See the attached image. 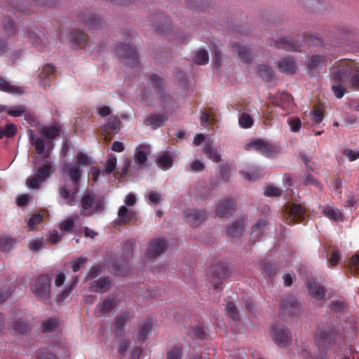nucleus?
<instances>
[{
    "label": "nucleus",
    "mask_w": 359,
    "mask_h": 359,
    "mask_svg": "<svg viewBox=\"0 0 359 359\" xmlns=\"http://www.w3.org/2000/svg\"><path fill=\"white\" fill-rule=\"evenodd\" d=\"M337 333L330 327H323L318 329L315 335V341L320 350L321 353L319 358L316 359H323V353L327 354V351L331 350L335 344Z\"/></svg>",
    "instance_id": "obj_1"
},
{
    "label": "nucleus",
    "mask_w": 359,
    "mask_h": 359,
    "mask_svg": "<svg viewBox=\"0 0 359 359\" xmlns=\"http://www.w3.org/2000/svg\"><path fill=\"white\" fill-rule=\"evenodd\" d=\"M302 311V304L294 296L287 294L282 298L280 303L279 315L283 319L287 320L289 318L297 317Z\"/></svg>",
    "instance_id": "obj_2"
},
{
    "label": "nucleus",
    "mask_w": 359,
    "mask_h": 359,
    "mask_svg": "<svg viewBox=\"0 0 359 359\" xmlns=\"http://www.w3.org/2000/svg\"><path fill=\"white\" fill-rule=\"evenodd\" d=\"M116 53L120 60L131 67L139 65L138 55L134 45L130 43H121L116 49Z\"/></svg>",
    "instance_id": "obj_3"
},
{
    "label": "nucleus",
    "mask_w": 359,
    "mask_h": 359,
    "mask_svg": "<svg viewBox=\"0 0 359 359\" xmlns=\"http://www.w3.org/2000/svg\"><path fill=\"white\" fill-rule=\"evenodd\" d=\"M355 69H359V65L352 60H343L339 61L334 67L332 75L334 82H345L348 76L353 72Z\"/></svg>",
    "instance_id": "obj_4"
},
{
    "label": "nucleus",
    "mask_w": 359,
    "mask_h": 359,
    "mask_svg": "<svg viewBox=\"0 0 359 359\" xmlns=\"http://www.w3.org/2000/svg\"><path fill=\"white\" fill-rule=\"evenodd\" d=\"M50 277L48 274L39 276L33 287L34 295L41 301H46L50 297Z\"/></svg>",
    "instance_id": "obj_5"
},
{
    "label": "nucleus",
    "mask_w": 359,
    "mask_h": 359,
    "mask_svg": "<svg viewBox=\"0 0 359 359\" xmlns=\"http://www.w3.org/2000/svg\"><path fill=\"white\" fill-rule=\"evenodd\" d=\"M77 18L85 27L90 29H100L104 24L99 15L88 9L78 12Z\"/></svg>",
    "instance_id": "obj_6"
},
{
    "label": "nucleus",
    "mask_w": 359,
    "mask_h": 359,
    "mask_svg": "<svg viewBox=\"0 0 359 359\" xmlns=\"http://www.w3.org/2000/svg\"><path fill=\"white\" fill-rule=\"evenodd\" d=\"M149 81L156 93L159 95L162 102V107L164 109L171 107L172 100L169 95L165 94L163 80L161 76L155 74H151L149 76Z\"/></svg>",
    "instance_id": "obj_7"
},
{
    "label": "nucleus",
    "mask_w": 359,
    "mask_h": 359,
    "mask_svg": "<svg viewBox=\"0 0 359 359\" xmlns=\"http://www.w3.org/2000/svg\"><path fill=\"white\" fill-rule=\"evenodd\" d=\"M272 332L273 340L278 346L283 348L291 343L292 334L286 326L283 325H273Z\"/></svg>",
    "instance_id": "obj_8"
},
{
    "label": "nucleus",
    "mask_w": 359,
    "mask_h": 359,
    "mask_svg": "<svg viewBox=\"0 0 359 359\" xmlns=\"http://www.w3.org/2000/svg\"><path fill=\"white\" fill-rule=\"evenodd\" d=\"M62 170L69 177L74 186L72 189V195L76 194L79 191V185L83 173L82 169L78 163H66L63 165Z\"/></svg>",
    "instance_id": "obj_9"
},
{
    "label": "nucleus",
    "mask_w": 359,
    "mask_h": 359,
    "mask_svg": "<svg viewBox=\"0 0 359 359\" xmlns=\"http://www.w3.org/2000/svg\"><path fill=\"white\" fill-rule=\"evenodd\" d=\"M151 26L154 27L156 32L165 34H168L172 28L167 16L163 13H156L152 16Z\"/></svg>",
    "instance_id": "obj_10"
},
{
    "label": "nucleus",
    "mask_w": 359,
    "mask_h": 359,
    "mask_svg": "<svg viewBox=\"0 0 359 359\" xmlns=\"http://www.w3.org/2000/svg\"><path fill=\"white\" fill-rule=\"evenodd\" d=\"M184 218L191 226H198L208 217V213L204 210L189 209L184 212Z\"/></svg>",
    "instance_id": "obj_11"
},
{
    "label": "nucleus",
    "mask_w": 359,
    "mask_h": 359,
    "mask_svg": "<svg viewBox=\"0 0 359 359\" xmlns=\"http://www.w3.org/2000/svg\"><path fill=\"white\" fill-rule=\"evenodd\" d=\"M306 215L305 209L299 204H293L285 215V222L290 225L302 222Z\"/></svg>",
    "instance_id": "obj_12"
},
{
    "label": "nucleus",
    "mask_w": 359,
    "mask_h": 359,
    "mask_svg": "<svg viewBox=\"0 0 359 359\" xmlns=\"http://www.w3.org/2000/svg\"><path fill=\"white\" fill-rule=\"evenodd\" d=\"M237 208L236 201L232 198H226L219 201L216 207L215 212L219 217L231 215Z\"/></svg>",
    "instance_id": "obj_13"
},
{
    "label": "nucleus",
    "mask_w": 359,
    "mask_h": 359,
    "mask_svg": "<svg viewBox=\"0 0 359 359\" xmlns=\"http://www.w3.org/2000/svg\"><path fill=\"white\" fill-rule=\"evenodd\" d=\"M118 216L119 219L116 222V225L119 226L130 224V223L137 220L136 212L134 210H129V209L125 205H122L119 208Z\"/></svg>",
    "instance_id": "obj_14"
},
{
    "label": "nucleus",
    "mask_w": 359,
    "mask_h": 359,
    "mask_svg": "<svg viewBox=\"0 0 359 359\" xmlns=\"http://www.w3.org/2000/svg\"><path fill=\"white\" fill-rule=\"evenodd\" d=\"M247 216L243 215L238 217L226 229V234L230 237H240L245 231V226L247 222Z\"/></svg>",
    "instance_id": "obj_15"
},
{
    "label": "nucleus",
    "mask_w": 359,
    "mask_h": 359,
    "mask_svg": "<svg viewBox=\"0 0 359 359\" xmlns=\"http://www.w3.org/2000/svg\"><path fill=\"white\" fill-rule=\"evenodd\" d=\"M212 275L214 278H218L217 281L212 280L215 289H220L222 280L229 275L228 269L223 264H217L212 266Z\"/></svg>",
    "instance_id": "obj_16"
},
{
    "label": "nucleus",
    "mask_w": 359,
    "mask_h": 359,
    "mask_svg": "<svg viewBox=\"0 0 359 359\" xmlns=\"http://www.w3.org/2000/svg\"><path fill=\"white\" fill-rule=\"evenodd\" d=\"M166 247L167 243L164 239H154L150 242L146 252V256L149 258H154L160 255L166 249Z\"/></svg>",
    "instance_id": "obj_17"
},
{
    "label": "nucleus",
    "mask_w": 359,
    "mask_h": 359,
    "mask_svg": "<svg viewBox=\"0 0 359 359\" xmlns=\"http://www.w3.org/2000/svg\"><path fill=\"white\" fill-rule=\"evenodd\" d=\"M110 285V278L107 276H104L98 280L91 281L89 283L88 289L93 292L103 293L107 290Z\"/></svg>",
    "instance_id": "obj_18"
},
{
    "label": "nucleus",
    "mask_w": 359,
    "mask_h": 359,
    "mask_svg": "<svg viewBox=\"0 0 359 359\" xmlns=\"http://www.w3.org/2000/svg\"><path fill=\"white\" fill-rule=\"evenodd\" d=\"M168 117L165 114H154L144 120V124L153 128H158L165 125Z\"/></svg>",
    "instance_id": "obj_19"
},
{
    "label": "nucleus",
    "mask_w": 359,
    "mask_h": 359,
    "mask_svg": "<svg viewBox=\"0 0 359 359\" xmlns=\"http://www.w3.org/2000/svg\"><path fill=\"white\" fill-rule=\"evenodd\" d=\"M248 146L254 147L255 149L260 151L266 157L272 156L276 151L275 147L273 145L262 140H255Z\"/></svg>",
    "instance_id": "obj_20"
},
{
    "label": "nucleus",
    "mask_w": 359,
    "mask_h": 359,
    "mask_svg": "<svg viewBox=\"0 0 359 359\" xmlns=\"http://www.w3.org/2000/svg\"><path fill=\"white\" fill-rule=\"evenodd\" d=\"M232 47L233 51L237 53L238 57L243 62L248 64L252 60L253 54L250 47L236 43H233Z\"/></svg>",
    "instance_id": "obj_21"
},
{
    "label": "nucleus",
    "mask_w": 359,
    "mask_h": 359,
    "mask_svg": "<svg viewBox=\"0 0 359 359\" xmlns=\"http://www.w3.org/2000/svg\"><path fill=\"white\" fill-rule=\"evenodd\" d=\"M278 67L280 72L287 74H296L298 72L295 60L291 57L282 59L278 62Z\"/></svg>",
    "instance_id": "obj_22"
},
{
    "label": "nucleus",
    "mask_w": 359,
    "mask_h": 359,
    "mask_svg": "<svg viewBox=\"0 0 359 359\" xmlns=\"http://www.w3.org/2000/svg\"><path fill=\"white\" fill-rule=\"evenodd\" d=\"M130 314L128 311L123 312L116 318L115 323V335L123 337L124 335V327L129 323Z\"/></svg>",
    "instance_id": "obj_23"
},
{
    "label": "nucleus",
    "mask_w": 359,
    "mask_h": 359,
    "mask_svg": "<svg viewBox=\"0 0 359 359\" xmlns=\"http://www.w3.org/2000/svg\"><path fill=\"white\" fill-rule=\"evenodd\" d=\"M308 290L312 297L318 300H322L325 298L326 290L323 286L317 282L309 280Z\"/></svg>",
    "instance_id": "obj_24"
},
{
    "label": "nucleus",
    "mask_w": 359,
    "mask_h": 359,
    "mask_svg": "<svg viewBox=\"0 0 359 359\" xmlns=\"http://www.w3.org/2000/svg\"><path fill=\"white\" fill-rule=\"evenodd\" d=\"M55 67L52 65H46L43 67L41 72L39 74L40 83L46 88L49 86L51 78L55 76Z\"/></svg>",
    "instance_id": "obj_25"
},
{
    "label": "nucleus",
    "mask_w": 359,
    "mask_h": 359,
    "mask_svg": "<svg viewBox=\"0 0 359 359\" xmlns=\"http://www.w3.org/2000/svg\"><path fill=\"white\" fill-rule=\"evenodd\" d=\"M118 299L115 297L103 299L97 305L98 312L102 315L109 313L118 304Z\"/></svg>",
    "instance_id": "obj_26"
},
{
    "label": "nucleus",
    "mask_w": 359,
    "mask_h": 359,
    "mask_svg": "<svg viewBox=\"0 0 359 359\" xmlns=\"http://www.w3.org/2000/svg\"><path fill=\"white\" fill-rule=\"evenodd\" d=\"M71 41L75 46L83 48L88 42V36L83 31L74 29L71 32Z\"/></svg>",
    "instance_id": "obj_27"
},
{
    "label": "nucleus",
    "mask_w": 359,
    "mask_h": 359,
    "mask_svg": "<svg viewBox=\"0 0 359 359\" xmlns=\"http://www.w3.org/2000/svg\"><path fill=\"white\" fill-rule=\"evenodd\" d=\"M327 61L325 56L313 55L305 62V65L309 70H315L321 69L326 65Z\"/></svg>",
    "instance_id": "obj_28"
},
{
    "label": "nucleus",
    "mask_w": 359,
    "mask_h": 359,
    "mask_svg": "<svg viewBox=\"0 0 359 359\" xmlns=\"http://www.w3.org/2000/svg\"><path fill=\"white\" fill-rule=\"evenodd\" d=\"M268 222L265 219H259L254 226L251 233L252 238L259 239L267 233Z\"/></svg>",
    "instance_id": "obj_29"
},
{
    "label": "nucleus",
    "mask_w": 359,
    "mask_h": 359,
    "mask_svg": "<svg viewBox=\"0 0 359 359\" xmlns=\"http://www.w3.org/2000/svg\"><path fill=\"white\" fill-rule=\"evenodd\" d=\"M29 139L30 143L33 144L36 149V151L39 155H43L44 157H48V155L46 154V142L45 140L34 136L33 130H28Z\"/></svg>",
    "instance_id": "obj_30"
},
{
    "label": "nucleus",
    "mask_w": 359,
    "mask_h": 359,
    "mask_svg": "<svg viewBox=\"0 0 359 359\" xmlns=\"http://www.w3.org/2000/svg\"><path fill=\"white\" fill-rule=\"evenodd\" d=\"M277 48H281L287 51H300V46L293 40L282 38L275 42Z\"/></svg>",
    "instance_id": "obj_31"
},
{
    "label": "nucleus",
    "mask_w": 359,
    "mask_h": 359,
    "mask_svg": "<svg viewBox=\"0 0 359 359\" xmlns=\"http://www.w3.org/2000/svg\"><path fill=\"white\" fill-rule=\"evenodd\" d=\"M18 243V240L13 238L9 234H4L0 236V251L6 252H8Z\"/></svg>",
    "instance_id": "obj_32"
},
{
    "label": "nucleus",
    "mask_w": 359,
    "mask_h": 359,
    "mask_svg": "<svg viewBox=\"0 0 359 359\" xmlns=\"http://www.w3.org/2000/svg\"><path fill=\"white\" fill-rule=\"evenodd\" d=\"M54 168L50 161H46L45 163L39 166L37 170L36 175L43 182L48 179L53 172Z\"/></svg>",
    "instance_id": "obj_33"
},
{
    "label": "nucleus",
    "mask_w": 359,
    "mask_h": 359,
    "mask_svg": "<svg viewBox=\"0 0 359 359\" xmlns=\"http://www.w3.org/2000/svg\"><path fill=\"white\" fill-rule=\"evenodd\" d=\"M0 90L15 95H20L24 92L22 87L13 86L1 77H0Z\"/></svg>",
    "instance_id": "obj_34"
},
{
    "label": "nucleus",
    "mask_w": 359,
    "mask_h": 359,
    "mask_svg": "<svg viewBox=\"0 0 359 359\" xmlns=\"http://www.w3.org/2000/svg\"><path fill=\"white\" fill-rule=\"evenodd\" d=\"M152 330V323L150 320L144 321L137 333V340L144 342L150 335Z\"/></svg>",
    "instance_id": "obj_35"
},
{
    "label": "nucleus",
    "mask_w": 359,
    "mask_h": 359,
    "mask_svg": "<svg viewBox=\"0 0 359 359\" xmlns=\"http://www.w3.org/2000/svg\"><path fill=\"white\" fill-rule=\"evenodd\" d=\"M121 121L116 116H111L108 118L103 129L105 131H110L113 133H117L120 130Z\"/></svg>",
    "instance_id": "obj_36"
},
{
    "label": "nucleus",
    "mask_w": 359,
    "mask_h": 359,
    "mask_svg": "<svg viewBox=\"0 0 359 359\" xmlns=\"http://www.w3.org/2000/svg\"><path fill=\"white\" fill-rule=\"evenodd\" d=\"M148 147L146 145L140 144L135 151V158L139 165H144L147 161Z\"/></svg>",
    "instance_id": "obj_37"
},
{
    "label": "nucleus",
    "mask_w": 359,
    "mask_h": 359,
    "mask_svg": "<svg viewBox=\"0 0 359 359\" xmlns=\"http://www.w3.org/2000/svg\"><path fill=\"white\" fill-rule=\"evenodd\" d=\"M173 158L168 151H165L161 154L156 160V163L161 168L167 170L172 165Z\"/></svg>",
    "instance_id": "obj_38"
},
{
    "label": "nucleus",
    "mask_w": 359,
    "mask_h": 359,
    "mask_svg": "<svg viewBox=\"0 0 359 359\" xmlns=\"http://www.w3.org/2000/svg\"><path fill=\"white\" fill-rule=\"evenodd\" d=\"M12 8L23 14L30 13L29 4L25 0H9Z\"/></svg>",
    "instance_id": "obj_39"
},
{
    "label": "nucleus",
    "mask_w": 359,
    "mask_h": 359,
    "mask_svg": "<svg viewBox=\"0 0 359 359\" xmlns=\"http://www.w3.org/2000/svg\"><path fill=\"white\" fill-rule=\"evenodd\" d=\"M323 213L325 217L335 222L343 221L344 219L343 214L339 209L330 206L325 207Z\"/></svg>",
    "instance_id": "obj_40"
},
{
    "label": "nucleus",
    "mask_w": 359,
    "mask_h": 359,
    "mask_svg": "<svg viewBox=\"0 0 359 359\" xmlns=\"http://www.w3.org/2000/svg\"><path fill=\"white\" fill-rule=\"evenodd\" d=\"M359 320L355 317H351L345 320L344 330L347 333L351 334L350 337H355L358 332V323Z\"/></svg>",
    "instance_id": "obj_41"
},
{
    "label": "nucleus",
    "mask_w": 359,
    "mask_h": 359,
    "mask_svg": "<svg viewBox=\"0 0 359 359\" xmlns=\"http://www.w3.org/2000/svg\"><path fill=\"white\" fill-rule=\"evenodd\" d=\"M292 102V96L287 92H282L276 100V104L283 109L289 107Z\"/></svg>",
    "instance_id": "obj_42"
},
{
    "label": "nucleus",
    "mask_w": 359,
    "mask_h": 359,
    "mask_svg": "<svg viewBox=\"0 0 359 359\" xmlns=\"http://www.w3.org/2000/svg\"><path fill=\"white\" fill-rule=\"evenodd\" d=\"M203 151L207 157L213 162L218 163L221 161V156L218 153L216 148L213 147L210 144L206 143L204 145Z\"/></svg>",
    "instance_id": "obj_43"
},
{
    "label": "nucleus",
    "mask_w": 359,
    "mask_h": 359,
    "mask_svg": "<svg viewBox=\"0 0 359 359\" xmlns=\"http://www.w3.org/2000/svg\"><path fill=\"white\" fill-rule=\"evenodd\" d=\"M182 353L183 346L180 343H176L168 351L166 359H181Z\"/></svg>",
    "instance_id": "obj_44"
},
{
    "label": "nucleus",
    "mask_w": 359,
    "mask_h": 359,
    "mask_svg": "<svg viewBox=\"0 0 359 359\" xmlns=\"http://www.w3.org/2000/svg\"><path fill=\"white\" fill-rule=\"evenodd\" d=\"M240 174L243 179L252 182L263 176V170L259 168H256L249 172L241 171Z\"/></svg>",
    "instance_id": "obj_45"
},
{
    "label": "nucleus",
    "mask_w": 359,
    "mask_h": 359,
    "mask_svg": "<svg viewBox=\"0 0 359 359\" xmlns=\"http://www.w3.org/2000/svg\"><path fill=\"white\" fill-rule=\"evenodd\" d=\"M60 126H50L43 128L41 130V133L48 139L53 140L60 135Z\"/></svg>",
    "instance_id": "obj_46"
},
{
    "label": "nucleus",
    "mask_w": 359,
    "mask_h": 359,
    "mask_svg": "<svg viewBox=\"0 0 359 359\" xmlns=\"http://www.w3.org/2000/svg\"><path fill=\"white\" fill-rule=\"evenodd\" d=\"M215 121V114L212 111V109L209 108L203 111L201 116V124L203 127L210 126Z\"/></svg>",
    "instance_id": "obj_47"
},
{
    "label": "nucleus",
    "mask_w": 359,
    "mask_h": 359,
    "mask_svg": "<svg viewBox=\"0 0 359 359\" xmlns=\"http://www.w3.org/2000/svg\"><path fill=\"white\" fill-rule=\"evenodd\" d=\"M2 28L7 36V39H8L11 36H14L15 34L17 35H18L19 34L18 30L16 29L14 21L9 18L3 25Z\"/></svg>",
    "instance_id": "obj_48"
},
{
    "label": "nucleus",
    "mask_w": 359,
    "mask_h": 359,
    "mask_svg": "<svg viewBox=\"0 0 359 359\" xmlns=\"http://www.w3.org/2000/svg\"><path fill=\"white\" fill-rule=\"evenodd\" d=\"M95 203V197L93 194H84L81 201V204L82 207V210H81V215H84V210H88L91 207H93Z\"/></svg>",
    "instance_id": "obj_49"
},
{
    "label": "nucleus",
    "mask_w": 359,
    "mask_h": 359,
    "mask_svg": "<svg viewBox=\"0 0 359 359\" xmlns=\"http://www.w3.org/2000/svg\"><path fill=\"white\" fill-rule=\"evenodd\" d=\"M36 31L37 29L35 27L29 29L27 30V37L34 46L39 47L41 51H44L43 47L40 46L41 39L38 36Z\"/></svg>",
    "instance_id": "obj_50"
},
{
    "label": "nucleus",
    "mask_w": 359,
    "mask_h": 359,
    "mask_svg": "<svg viewBox=\"0 0 359 359\" xmlns=\"http://www.w3.org/2000/svg\"><path fill=\"white\" fill-rule=\"evenodd\" d=\"M329 308L334 313H343L347 308V304L342 300H333Z\"/></svg>",
    "instance_id": "obj_51"
},
{
    "label": "nucleus",
    "mask_w": 359,
    "mask_h": 359,
    "mask_svg": "<svg viewBox=\"0 0 359 359\" xmlns=\"http://www.w3.org/2000/svg\"><path fill=\"white\" fill-rule=\"evenodd\" d=\"M258 72L262 78L266 81H271L273 77V72L272 69L265 65H259L258 66Z\"/></svg>",
    "instance_id": "obj_52"
},
{
    "label": "nucleus",
    "mask_w": 359,
    "mask_h": 359,
    "mask_svg": "<svg viewBox=\"0 0 359 359\" xmlns=\"http://www.w3.org/2000/svg\"><path fill=\"white\" fill-rule=\"evenodd\" d=\"M58 325V322L55 318H49L42 323V331L43 333L54 332Z\"/></svg>",
    "instance_id": "obj_53"
},
{
    "label": "nucleus",
    "mask_w": 359,
    "mask_h": 359,
    "mask_svg": "<svg viewBox=\"0 0 359 359\" xmlns=\"http://www.w3.org/2000/svg\"><path fill=\"white\" fill-rule=\"evenodd\" d=\"M302 184L305 186L306 185H312L316 187L318 190H323V185L320 182L315 178L311 174L306 173L305 175L304 179L302 182Z\"/></svg>",
    "instance_id": "obj_54"
},
{
    "label": "nucleus",
    "mask_w": 359,
    "mask_h": 359,
    "mask_svg": "<svg viewBox=\"0 0 359 359\" xmlns=\"http://www.w3.org/2000/svg\"><path fill=\"white\" fill-rule=\"evenodd\" d=\"M189 334L197 339L203 340L206 337V332L204 327L201 324H197L190 331Z\"/></svg>",
    "instance_id": "obj_55"
},
{
    "label": "nucleus",
    "mask_w": 359,
    "mask_h": 359,
    "mask_svg": "<svg viewBox=\"0 0 359 359\" xmlns=\"http://www.w3.org/2000/svg\"><path fill=\"white\" fill-rule=\"evenodd\" d=\"M209 55L208 51L204 49L199 50L195 53L194 61L195 63L203 65L208 62Z\"/></svg>",
    "instance_id": "obj_56"
},
{
    "label": "nucleus",
    "mask_w": 359,
    "mask_h": 359,
    "mask_svg": "<svg viewBox=\"0 0 359 359\" xmlns=\"http://www.w3.org/2000/svg\"><path fill=\"white\" fill-rule=\"evenodd\" d=\"M43 219V215L40 213L33 214L27 222V227L29 231H33L36 229V226L40 224Z\"/></svg>",
    "instance_id": "obj_57"
},
{
    "label": "nucleus",
    "mask_w": 359,
    "mask_h": 359,
    "mask_svg": "<svg viewBox=\"0 0 359 359\" xmlns=\"http://www.w3.org/2000/svg\"><path fill=\"white\" fill-rule=\"evenodd\" d=\"M59 194H60V197L64 199V200H67V204H69V205H72L74 201V195H72V191L70 192L67 188V186L66 185H64L62 186L60 190H59Z\"/></svg>",
    "instance_id": "obj_58"
},
{
    "label": "nucleus",
    "mask_w": 359,
    "mask_h": 359,
    "mask_svg": "<svg viewBox=\"0 0 359 359\" xmlns=\"http://www.w3.org/2000/svg\"><path fill=\"white\" fill-rule=\"evenodd\" d=\"M13 330L20 334H26L30 330V326L27 322L18 320L15 322Z\"/></svg>",
    "instance_id": "obj_59"
},
{
    "label": "nucleus",
    "mask_w": 359,
    "mask_h": 359,
    "mask_svg": "<svg viewBox=\"0 0 359 359\" xmlns=\"http://www.w3.org/2000/svg\"><path fill=\"white\" fill-rule=\"evenodd\" d=\"M304 42L309 46H320L323 43L322 39L318 35L309 34L304 35Z\"/></svg>",
    "instance_id": "obj_60"
},
{
    "label": "nucleus",
    "mask_w": 359,
    "mask_h": 359,
    "mask_svg": "<svg viewBox=\"0 0 359 359\" xmlns=\"http://www.w3.org/2000/svg\"><path fill=\"white\" fill-rule=\"evenodd\" d=\"M344 82H334V84L332 86L331 89L334 95L337 98H341L345 93V88L342 85Z\"/></svg>",
    "instance_id": "obj_61"
},
{
    "label": "nucleus",
    "mask_w": 359,
    "mask_h": 359,
    "mask_svg": "<svg viewBox=\"0 0 359 359\" xmlns=\"http://www.w3.org/2000/svg\"><path fill=\"white\" fill-rule=\"evenodd\" d=\"M117 159L114 156H111L106 162L104 172L105 174H111L114 172L116 167Z\"/></svg>",
    "instance_id": "obj_62"
},
{
    "label": "nucleus",
    "mask_w": 359,
    "mask_h": 359,
    "mask_svg": "<svg viewBox=\"0 0 359 359\" xmlns=\"http://www.w3.org/2000/svg\"><path fill=\"white\" fill-rule=\"evenodd\" d=\"M226 311L229 313V316L234 321H237L239 320L240 316L238 312L237 311L236 306L233 302H229L226 304Z\"/></svg>",
    "instance_id": "obj_63"
},
{
    "label": "nucleus",
    "mask_w": 359,
    "mask_h": 359,
    "mask_svg": "<svg viewBox=\"0 0 359 359\" xmlns=\"http://www.w3.org/2000/svg\"><path fill=\"white\" fill-rule=\"evenodd\" d=\"M253 121L247 113H243L239 118V124L243 128H249L252 126Z\"/></svg>",
    "instance_id": "obj_64"
}]
</instances>
